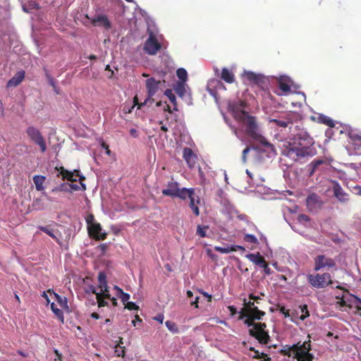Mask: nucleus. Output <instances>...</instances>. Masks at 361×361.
Segmentation results:
<instances>
[{
	"label": "nucleus",
	"mask_w": 361,
	"mask_h": 361,
	"mask_svg": "<svg viewBox=\"0 0 361 361\" xmlns=\"http://www.w3.org/2000/svg\"><path fill=\"white\" fill-rule=\"evenodd\" d=\"M195 194L194 188H178V192L175 197H179L180 199L185 200L187 198H190Z\"/></svg>",
	"instance_id": "412c9836"
},
{
	"label": "nucleus",
	"mask_w": 361,
	"mask_h": 361,
	"mask_svg": "<svg viewBox=\"0 0 361 361\" xmlns=\"http://www.w3.org/2000/svg\"><path fill=\"white\" fill-rule=\"evenodd\" d=\"M235 118L245 126V131L249 136L255 140H260L264 145H271L267 141L263 142L262 140V139L264 140V137L258 132V126L254 116L249 115L247 111L242 110L236 114Z\"/></svg>",
	"instance_id": "f03ea898"
},
{
	"label": "nucleus",
	"mask_w": 361,
	"mask_h": 361,
	"mask_svg": "<svg viewBox=\"0 0 361 361\" xmlns=\"http://www.w3.org/2000/svg\"><path fill=\"white\" fill-rule=\"evenodd\" d=\"M250 148L249 147H245L243 151V156H242V158H243V160L244 161H245L246 160V157H247V154L250 152Z\"/></svg>",
	"instance_id": "bf43d9fd"
},
{
	"label": "nucleus",
	"mask_w": 361,
	"mask_h": 361,
	"mask_svg": "<svg viewBox=\"0 0 361 361\" xmlns=\"http://www.w3.org/2000/svg\"><path fill=\"white\" fill-rule=\"evenodd\" d=\"M279 311L281 314L284 315L285 317H288L290 316L289 310L286 309L284 306L280 307Z\"/></svg>",
	"instance_id": "5fc2aeb1"
},
{
	"label": "nucleus",
	"mask_w": 361,
	"mask_h": 361,
	"mask_svg": "<svg viewBox=\"0 0 361 361\" xmlns=\"http://www.w3.org/2000/svg\"><path fill=\"white\" fill-rule=\"evenodd\" d=\"M255 314H250L247 315L245 324L247 326H252L249 329V334L255 338L261 344H267L270 340L268 332L265 330L267 325L265 323H255L254 320L257 319L254 316Z\"/></svg>",
	"instance_id": "7ed1b4c3"
},
{
	"label": "nucleus",
	"mask_w": 361,
	"mask_h": 361,
	"mask_svg": "<svg viewBox=\"0 0 361 361\" xmlns=\"http://www.w3.org/2000/svg\"><path fill=\"white\" fill-rule=\"evenodd\" d=\"M54 295H55L57 302L61 305V307L66 305L67 302H66V298H62L56 293H55Z\"/></svg>",
	"instance_id": "49530a36"
},
{
	"label": "nucleus",
	"mask_w": 361,
	"mask_h": 361,
	"mask_svg": "<svg viewBox=\"0 0 361 361\" xmlns=\"http://www.w3.org/2000/svg\"><path fill=\"white\" fill-rule=\"evenodd\" d=\"M310 220V217L306 214H300L298 216V221L300 223L308 222Z\"/></svg>",
	"instance_id": "3c124183"
},
{
	"label": "nucleus",
	"mask_w": 361,
	"mask_h": 361,
	"mask_svg": "<svg viewBox=\"0 0 361 361\" xmlns=\"http://www.w3.org/2000/svg\"><path fill=\"white\" fill-rule=\"evenodd\" d=\"M250 350L255 352V355L253 356L254 359H259V352L258 350H255L252 347L250 348Z\"/></svg>",
	"instance_id": "338daca9"
},
{
	"label": "nucleus",
	"mask_w": 361,
	"mask_h": 361,
	"mask_svg": "<svg viewBox=\"0 0 361 361\" xmlns=\"http://www.w3.org/2000/svg\"><path fill=\"white\" fill-rule=\"evenodd\" d=\"M243 240L245 242L253 243V244L258 243L257 238L254 235H252V234H245L244 235Z\"/></svg>",
	"instance_id": "58836bf2"
},
{
	"label": "nucleus",
	"mask_w": 361,
	"mask_h": 361,
	"mask_svg": "<svg viewBox=\"0 0 361 361\" xmlns=\"http://www.w3.org/2000/svg\"><path fill=\"white\" fill-rule=\"evenodd\" d=\"M294 358L298 361H313L314 355L310 353L311 350L310 341H305L302 343L298 342L292 345Z\"/></svg>",
	"instance_id": "20e7f679"
},
{
	"label": "nucleus",
	"mask_w": 361,
	"mask_h": 361,
	"mask_svg": "<svg viewBox=\"0 0 361 361\" xmlns=\"http://www.w3.org/2000/svg\"><path fill=\"white\" fill-rule=\"evenodd\" d=\"M243 305L245 307L242 308L239 312L240 316L238 319H243L245 317L250 314H255L254 317L257 319L258 320L261 319V318L265 315V312L261 311L258 309V307L255 305V302L253 301H247L246 299L243 300Z\"/></svg>",
	"instance_id": "423d86ee"
},
{
	"label": "nucleus",
	"mask_w": 361,
	"mask_h": 361,
	"mask_svg": "<svg viewBox=\"0 0 361 361\" xmlns=\"http://www.w3.org/2000/svg\"><path fill=\"white\" fill-rule=\"evenodd\" d=\"M351 139L353 141H360L361 142V133L360 134H354L351 136Z\"/></svg>",
	"instance_id": "0e129e2a"
},
{
	"label": "nucleus",
	"mask_w": 361,
	"mask_h": 361,
	"mask_svg": "<svg viewBox=\"0 0 361 361\" xmlns=\"http://www.w3.org/2000/svg\"><path fill=\"white\" fill-rule=\"evenodd\" d=\"M68 189L71 190V191H78L80 190V187L77 184L68 183Z\"/></svg>",
	"instance_id": "4d7b16f0"
},
{
	"label": "nucleus",
	"mask_w": 361,
	"mask_h": 361,
	"mask_svg": "<svg viewBox=\"0 0 361 361\" xmlns=\"http://www.w3.org/2000/svg\"><path fill=\"white\" fill-rule=\"evenodd\" d=\"M334 196L341 202H345L348 200V195L344 192L342 187L337 182L334 183L333 187Z\"/></svg>",
	"instance_id": "6ab92c4d"
},
{
	"label": "nucleus",
	"mask_w": 361,
	"mask_h": 361,
	"mask_svg": "<svg viewBox=\"0 0 361 361\" xmlns=\"http://www.w3.org/2000/svg\"><path fill=\"white\" fill-rule=\"evenodd\" d=\"M264 358V361H270L271 357H268V355L264 353H259V359Z\"/></svg>",
	"instance_id": "69168bd1"
},
{
	"label": "nucleus",
	"mask_w": 361,
	"mask_h": 361,
	"mask_svg": "<svg viewBox=\"0 0 361 361\" xmlns=\"http://www.w3.org/2000/svg\"><path fill=\"white\" fill-rule=\"evenodd\" d=\"M51 309L53 311V312L56 314L57 318L63 323L64 322V317H63V312L61 310L56 307V305L52 302L51 304Z\"/></svg>",
	"instance_id": "7c9ffc66"
},
{
	"label": "nucleus",
	"mask_w": 361,
	"mask_h": 361,
	"mask_svg": "<svg viewBox=\"0 0 361 361\" xmlns=\"http://www.w3.org/2000/svg\"><path fill=\"white\" fill-rule=\"evenodd\" d=\"M94 23L99 22L101 23L103 26L108 29L111 27V23L105 16H98L96 19L94 20Z\"/></svg>",
	"instance_id": "c756f323"
},
{
	"label": "nucleus",
	"mask_w": 361,
	"mask_h": 361,
	"mask_svg": "<svg viewBox=\"0 0 361 361\" xmlns=\"http://www.w3.org/2000/svg\"><path fill=\"white\" fill-rule=\"evenodd\" d=\"M234 249L231 247V246H226V247H220V246H215L214 250L217 251L222 254H228L229 252H233Z\"/></svg>",
	"instance_id": "e433bc0d"
},
{
	"label": "nucleus",
	"mask_w": 361,
	"mask_h": 361,
	"mask_svg": "<svg viewBox=\"0 0 361 361\" xmlns=\"http://www.w3.org/2000/svg\"><path fill=\"white\" fill-rule=\"evenodd\" d=\"M25 72L23 70L18 71L8 82L6 87H13L19 85L25 78Z\"/></svg>",
	"instance_id": "f3484780"
},
{
	"label": "nucleus",
	"mask_w": 361,
	"mask_h": 361,
	"mask_svg": "<svg viewBox=\"0 0 361 361\" xmlns=\"http://www.w3.org/2000/svg\"><path fill=\"white\" fill-rule=\"evenodd\" d=\"M300 309L302 314L300 316V319L303 321L310 316V313L307 305H302Z\"/></svg>",
	"instance_id": "4c0bfd02"
},
{
	"label": "nucleus",
	"mask_w": 361,
	"mask_h": 361,
	"mask_svg": "<svg viewBox=\"0 0 361 361\" xmlns=\"http://www.w3.org/2000/svg\"><path fill=\"white\" fill-rule=\"evenodd\" d=\"M278 87L281 92H278V95H287L291 92L293 85L292 80L287 76H280L277 79Z\"/></svg>",
	"instance_id": "4468645a"
},
{
	"label": "nucleus",
	"mask_w": 361,
	"mask_h": 361,
	"mask_svg": "<svg viewBox=\"0 0 361 361\" xmlns=\"http://www.w3.org/2000/svg\"><path fill=\"white\" fill-rule=\"evenodd\" d=\"M176 75L178 79L180 80L179 82H185L186 80H188V73L184 68H178L176 71Z\"/></svg>",
	"instance_id": "f704fd0d"
},
{
	"label": "nucleus",
	"mask_w": 361,
	"mask_h": 361,
	"mask_svg": "<svg viewBox=\"0 0 361 361\" xmlns=\"http://www.w3.org/2000/svg\"><path fill=\"white\" fill-rule=\"evenodd\" d=\"M262 268L264 269L265 274H267V275L271 274V269L269 267V264L267 262L264 265H263Z\"/></svg>",
	"instance_id": "13d9d810"
},
{
	"label": "nucleus",
	"mask_w": 361,
	"mask_h": 361,
	"mask_svg": "<svg viewBox=\"0 0 361 361\" xmlns=\"http://www.w3.org/2000/svg\"><path fill=\"white\" fill-rule=\"evenodd\" d=\"M165 325L171 332L173 334H177L179 332V329L174 322L167 320L165 322Z\"/></svg>",
	"instance_id": "473e14b6"
},
{
	"label": "nucleus",
	"mask_w": 361,
	"mask_h": 361,
	"mask_svg": "<svg viewBox=\"0 0 361 361\" xmlns=\"http://www.w3.org/2000/svg\"><path fill=\"white\" fill-rule=\"evenodd\" d=\"M190 199L189 207L192 209L193 214L198 216L200 215V209L198 207V204L200 202V199L199 196L194 194Z\"/></svg>",
	"instance_id": "4be33fe9"
},
{
	"label": "nucleus",
	"mask_w": 361,
	"mask_h": 361,
	"mask_svg": "<svg viewBox=\"0 0 361 361\" xmlns=\"http://www.w3.org/2000/svg\"><path fill=\"white\" fill-rule=\"evenodd\" d=\"M231 247L234 249L233 252H235L237 250H240L243 252L245 251V247L241 245H231Z\"/></svg>",
	"instance_id": "052dcab7"
},
{
	"label": "nucleus",
	"mask_w": 361,
	"mask_h": 361,
	"mask_svg": "<svg viewBox=\"0 0 361 361\" xmlns=\"http://www.w3.org/2000/svg\"><path fill=\"white\" fill-rule=\"evenodd\" d=\"M228 309L229 310L231 316H234L237 313V309L233 305L228 306Z\"/></svg>",
	"instance_id": "680f3d73"
},
{
	"label": "nucleus",
	"mask_w": 361,
	"mask_h": 361,
	"mask_svg": "<svg viewBox=\"0 0 361 361\" xmlns=\"http://www.w3.org/2000/svg\"><path fill=\"white\" fill-rule=\"evenodd\" d=\"M96 298L97 300L99 307H105L108 305V302L104 300L105 298L102 297L101 293L97 294Z\"/></svg>",
	"instance_id": "ea45409f"
},
{
	"label": "nucleus",
	"mask_w": 361,
	"mask_h": 361,
	"mask_svg": "<svg viewBox=\"0 0 361 361\" xmlns=\"http://www.w3.org/2000/svg\"><path fill=\"white\" fill-rule=\"evenodd\" d=\"M161 48V45L157 37L153 34H150L145 42L143 50L149 55H155Z\"/></svg>",
	"instance_id": "1a4fd4ad"
},
{
	"label": "nucleus",
	"mask_w": 361,
	"mask_h": 361,
	"mask_svg": "<svg viewBox=\"0 0 361 361\" xmlns=\"http://www.w3.org/2000/svg\"><path fill=\"white\" fill-rule=\"evenodd\" d=\"M161 83V81L156 80L154 78H150L146 80L147 98L145 99L143 104H146L147 102L156 94V93L158 92ZM141 105H142V104H141Z\"/></svg>",
	"instance_id": "ddd939ff"
},
{
	"label": "nucleus",
	"mask_w": 361,
	"mask_h": 361,
	"mask_svg": "<svg viewBox=\"0 0 361 361\" xmlns=\"http://www.w3.org/2000/svg\"><path fill=\"white\" fill-rule=\"evenodd\" d=\"M308 283L315 288H324L333 283L330 274H309L307 275Z\"/></svg>",
	"instance_id": "39448f33"
},
{
	"label": "nucleus",
	"mask_w": 361,
	"mask_h": 361,
	"mask_svg": "<svg viewBox=\"0 0 361 361\" xmlns=\"http://www.w3.org/2000/svg\"><path fill=\"white\" fill-rule=\"evenodd\" d=\"M47 76L49 79V84L53 87L54 91L56 92V94H59V92L58 90V88L56 85V82L54 80V79L53 78H51L50 75H49L48 74H47Z\"/></svg>",
	"instance_id": "de8ad7c7"
},
{
	"label": "nucleus",
	"mask_w": 361,
	"mask_h": 361,
	"mask_svg": "<svg viewBox=\"0 0 361 361\" xmlns=\"http://www.w3.org/2000/svg\"><path fill=\"white\" fill-rule=\"evenodd\" d=\"M293 117L294 114L289 112L274 118H269V123H274L278 127L285 128L293 124Z\"/></svg>",
	"instance_id": "9b49d317"
},
{
	"label": "nucleus",
	"mask_w": 361,
	"mask_h": 361,
	"mask_svg": "<svg viewBox=\"0 0 361 361\" xmlns=\"http://www.w3.org/2000/svg\"><path fill=\"white\" fill-rule=\"evenodd\" d=\"M130 135L133 137H138L137 131L135 128H132L130 130Z\"/></svg>",
	"instance_id": "774afa93"
},
{
	"label": "nucleus",
	"mask_w": 361,
	"mask_h": 361,
	"mask_svg": "<svg viewBox=\"0 0 361 361\" xmlns=\"http://www.w3.org/2000/svg\"><path fill=\"white\" fill-rule=\"evenodd\" d=\"M336 267V261L325 255H318L314 257V270L318 271L322 269L329 270Z\"/></svg>",
	"instance_id": "0eeeda50"
},
{
	"label": "nucleus",
	"mask_w": 361,
	"mask_h": 361,
	"mask_svg": "<svg viewBox=\"0 0 361 361\" xmlns=\"http://www.w3.org/2000/svg\"><path fill=\"white\" fill-rule=\"evenodd\" d=\"M313 139L306 133L297 134L293 142H288L283 149V154L297 161L302 158L312 157L316 154Z\"/></svg>",
	"instance_id": "f257e3e1"
},
{
	"label": "nucleus",
	"mask_w": 361,
	"mask_h": 361,
	"mask_svg": "<svg viewBox=\"0 0 361 361\" xmlns=\"http://www.w3.org/2000/svg\"><path fill=\"white\" fill-rule=\"evenodd\" d=\"M324 202L316 193L310 194L306 198V205L310 212H317L322 209Z\"/></svg>",
	"instance_id": "9d476101"
},
{
	"label": "nucleus",
	"mask_w": 361,
	"mask_h": 361,
	"mask_svg": "<svg viewBox=\"0 0 361 361\" xmlns=\"http://www.w3.org/2000/svg\"><path fill=\"white\" fill-rule=\"evenodd\" d=\"M246 257L252 263L255 264L256 265L259 266L260 267H262L263 265H264L267 262L263 256H262L259 252H257L255 254L251 253L246 255Z\"/></svg>",
	"instance_id": "aec40b11"
},
{
	"label": "nucleus",
	"mask_w": 361,
	"mask_h": 361,
	"mask_svg": "<svg viewBox=\"0 0 361 361\" xmlns=\"http://www.w3.org/2000/svg\"><path fill=\"white\" fill-rule=\"evenodd\" d=\"M62 179L67 180L71 183L76 181V178H74V173L68 170H63V173H62Z\"/></svg>",
	"instance_id": "72a5a7b5"
},
{
	"label": "nucleus",
	"mask_w": 361,
	"mask_h": 361,
	"mask_svg": "<svg viewBox=\"0 0 361 361\" xmlns=\"http://www.w3.org/2000/svg\"><path fill=\"white\" fill-rule=\"evenodd\" d=\"M98 282L99 287L101 290H103V288H106L107 286L106 275L104 272L101 271L99 273Z\"/></svg>",
	"instance_id": "c85d7f7f"
},
{
	"label": "nucleus",
	"mask_w": 361,
	"mask_h": 361,
	"mask_svg": "<svg viewBox=\"0 0 361 361\" xmlns=\"http://www.w3.org/2000/svg\"><path fill=\"white\" fill-rule=\"evenodd\" d=\"M245 78L258 86L264 88L267 85V79L262 74H257L252 71H247L245 73Z\"/></svg>",
	"instance_id": "2eb2a0df"
},
{
	"label": "nucleus",
	"mask_w": 361,
	"mask_h": 361,
	"mask_svg": "<svg viewBox=\"0 0 361 361\" xmlns=\"http://www.w3.org/2000/svg\"><path fill=\"white\" fill-rule=\"evenodd\" d=\"M164 94L169 98L170 102L175 106L174 110H177L176 106V99L175 94L173 93L172 90L170 89H167L164 92Z\"/></svg>",
	"instance_id": "c9c22d12"
},
{
	"label": "nucleus",
	"mask_w": 361,
	"mask_h": 361,
	"mask_svg": "<svg viewBox=\"0 0 361 361\" xmlns=\"http://www.w3.org/2000/svg\"><path fill=\"white\" fill-rule=\"evenodd\" d=\"M207 229H208V226L202 227L200 225H198L197 227V234L201 238H204L206 236Z\"/></svg>",
	"instance_id": "79ce46f5"
},
{
	"label": "nucleus",
	"mask_w": 361,
	"mask_h": 361,
	"mask_svg": "<svg viewBox=\"0 0 361 361\" xmlns=\"http://www.w3.org/2000/svg\"><path fill=\"white\" fill-rule=\"evenodd\" d=\"M42 200L40 198H37L33 200L32 206L37 209H42L43 207L39 206Z\"/></svg>",
	"instance_id": "603ef678"
},
{
	"label": "nucleus",
	"mask_w": 361,
	"mask_h": 361,
	"mask_svg": "<svg viewBox=\"0 0 361 361\" xmlns=\"http://www.w3.org/2000/svg\"><path fill=\"white\" fill-rule=\"evenodd\" d=\"M249 298L250 300H252L253 302H255V304L256 303L257 305H259L260 304V301L262 300V299L260 298L259 296H255L253 294H250L249 295Z\"/></svg>",
	"instance_id": "864d4df0"
},
{
	"label": "nucleus",
	"mask_w": 361,
	"mask_h": 361,
	"mask_svg": "<svg viewBox=\"0 0 361 361\" xmlns=\"http://www.w3.org/2000/svg\"><path fill=\"white\" fill-rule=\"evenodd\" d=\"M87 229L89 236L96 240H104L107 237V233L102 231V226L98 222L87 226Z\"/></svg>",
	"instance_id": "f8f14e48"
},
{
	"label": "nucleus",
	"mask_w": 361,
	"mask_h": 361,
	"mask_svg": "<svg viewBox=\"0 0 361 361\" xmlns=\"http://www.w3.org/2000/svg\"><path fill=\"white\" fill-rule=\"evenodd\" d=\"M325 161L322 159H314L307 165V170L309 171L308 176L311 177L319 169L320 165L324 164Z\"/></svg>",
	"instance_id": "5701e85b"
},
{
	"label": "nucleus",
	"mask_w": 361,
	"mask_h": 361,
	"mask_svg": "<svg viewBox=\"0 0 361 361\" xmlns=\"http://www.w3.org/2000/svg\"><path fill=\"white\" fill-rule=\"evenodd\" d=\"M281 352L283 355L290 357L293 354L292 345H286Z\"/></svg>",
	"instance_id": "37998d69"
},
{
	"label": "nucleus",
	"mask_w": 361,
	"mask_h": 361,
	"mask_svg": "<svg viewBox=\"0 0 361 361\" xmlns=\"http://www.w3.org/2000/svg\"><path fill=\"white\" fill-rule=\"evenodd\" d=\"M38 228L44 232L45 233H47L49 236H50L51 238H52L54 240H55L57 243H59V239L54 234V232L53 231V229L50 228L48 226H38Z\"/></svg>",
	"instance_id": "cd10ccee"
},
{
	"label": "nucleus",
	"mask_w": 361,
	"mask_h": 361,
	"mask_svg": "<svg viewBox=\"0 0 361 361\" xmlns=\"http://www.w3.org/2000/svg\"><path fill=\"white\" fill-rule=\"evenodd\" d=\"M164 319V314H159L154 318V320L159 322L161 324H162Z\"/></svg>",
	"instance_id": "e2e57ef3"
},
{
	"label": "nucleus",
	"mask_w": 361,
	"mask_h": 361,
	"mask_svg": "<svg viewBox=\"0 0 361 361\" xmlns=\"http://www.w3.org/2000/svg\"><path fill=\"white\" fill-rule=\"evenodd\" d=\"M115 354L118 357H124L126 355V348L124 346H115Z\"/></svg>",
	"instance_id": "a19ab883"
},
{
	"label": "nucleus",
	"mask_w": 361,
	"mask_h": 361,
	"mask_svg": "<svg viewBox=\"0 0 361 361\" xmlns=\"http://www.w3.org/2000/svg\"><path fill=\"white\" fill-rule=\"evenodd\" d=\"M86 223H87V227L92 225L93 224H97V222L94 220V216L92 214H90L87 216L85 219Z\"/></svg>",
	"instance_id": "c03bdc74"
},
{
	"label": "nucleus",
	"mask_w": 361,
	"mask_h": 361,
	"mask_svg": "<svg viewBox=\"0 0 361 361\" xmlns=\"http://www.w3.org/2000/svg\"><path fill=\"white\" fill-rule=\"evenodd\" d=\"M125 307L129 310H138L139 307L133 302H128L125 305Z\"/></svg>",
	"instance_id": "a18cd8bd"
},
{
	"label": "nucleus",
	"mask_w": 361,
	"mask_h": 361,
	"mask_svg": "<svg viewBox=\"0 0 361 361\" xmlns=\"http://www.w3.org/2000/svg\"><path fill=\"white\" fill-rule=\"evenodd\" d=\"M101 146L102 148H104L105 149L106 154L109 156L111 154V152L109 149V145L105 142L102 141L101 143Z\"/></svg>",
	"instance_id": "6e6d98bb"
},
{
	"label": "nucleus",
	"mask_w": 361,
	"mask_h": 361,
	"mask_svg": "<svg viewBox=\"0 0 361 361\" xmlns=\"http://www.w3.org/2000/svg\"><path fill=\"white\" fill-rule=\"evenodd\" d=\"M183 157L190 169H192L195 166L197 157L191 148L185 147L183 152Z\"/></svg>",
	"instance_id": "dca6fc26"
},
{
	"label": "nucleus",
	"mask_w": 361,
	"mask_h": 361,
	"mask_svg": "<svg viewBox=\"0 0 361 361\" xmlns=\"http://www.w3.org/2000/svg\"><path fill=\"white\" fill-rule=\"evenodd\" d=\"M174 90L179 97H183L186 92L185 82H177Z\"/></svg>",
	"instance_id": "bb28decb"
},
{
	"label": "nucleus",
	"mask_w": 361,
	"mask_h": 361,
	"mask_svg": "<svg viewBox=\"0 0 361 361\" xmlns=\"http://www.w3.org/2000/svg\"><path fill=\"white\" fill-rule=\"evenodd\" d=\"M119 298L121 300V301L125 304L126 302L127 303L128 300L130 299V295L128 293L123 292L121 295H119Z\"/></svg>",
	"instance_id": "8fccbe9b"
},
{
	"label": "nucleus",
	"mask_w": 361,
	"mask_h": 361,
	"mask_svg": "<svg viewBox=\"0 0 361 361\" xmlns=\"http://www.w3.org/2000/svg\"><path fill=\"white\" fill-rule=\"evenodd\" d=\"M221 78L227 83H233L235 80V75L227 68H223L221 74Z\"/></svg>",
	"instance_id": "b1692460"
},
{
	"label": "nucleus",
	"mask_w": 361,
	"mask_h": 361,
	"mask_svg": "<svg viewBox=\"0 0 361 361\" xmlns=\"http://www.w3.org/2000/svg\"><path fill=\"white\" fill-rule=\"evenodd\" d=\"M26 133L28 137L35 144L39 146L42 152H44L47 150L45 140L43 136L42 135L40 131L37 128L33 126H29L26 130Z\"/></svg>",
	"instance_id": "6e6552de"
},
{
	"label": "nucleus",
	"mask_w": 361,
	"mask_h": 361,
	"mask_svg": "<svg viewBox=\"0 0 361 361\" xmlns=\"http://www.w3.org/2000/svg\"><path fill=\"white\" fill-rule=\"evenodd\" d=\"M46 180V177L41 175H36L33 177V181L35 185L36 190L38 191L44 190L43 184Z\"/></svg>",
	"instance_id": "393cba45"
},
{
	"label": "nucleus",
	"mask_w": 361,
	"mask_h": 361,
	"mask_svg": "<svg viewBox=\"0 0 361 361\" xmlns=\"http://www.w3.org/2000/svg\"><path fill=\"white\" fill-rule=\"evenodd\" d=\"M355 300L357 304L355 305V308L357 310V314L361 317V299L358 297H355Z\"/></svg>",
	"instance_id": "09e8293b"
},
{
	"label": "nucleus",
	"mask_w": 361,
	"mask_h": 361,
	"mask_svg": "<svg viewBox=\"0 0 361 361\" xmlns=\"http://www.w3.org/2000/svg\"><path fill=\"white\" fill-rule=\"evenodd\" d=\"M51 192H71V190L68 189V183H61L60 185L54 187L51 191Z\"/></svg>",
	"instance_id": "2f4dec72"
},
{
	"label": "nucleus",
	"mask_w": 361,
	"mask_h": 361,
	"mask_svg": "<svg viewBox=\"0 0 361 361\" xmlns=\"http://www.w3.org/2000/svg\"><path fill=\"white\" fill-rule=\"evenodd\" d=\"M179 184L175 181L169 182L167 184V188L162 190V194L166 196H169L171 197H175L178 190Z\"/></svg>",
	"instance_id": "a211bd4d"
},
{
	"label": "nucleus",
	"mask_w": 361,
	"mask_h": 361,
	"mask_svg": "<svg viewBox=\"0 0 361 361\" xmlns=\"http://www.w3.org/2000/svg\"><path fill=\"white\" fill-rule=\"evenodd\" d=\"M318 121L319 123L325 124L326 126L334 128L335 127L334 121L329 116L320 114L318 116Z\"/></svg>",
	"instance_id": "a878e982"
}]
</instances>
